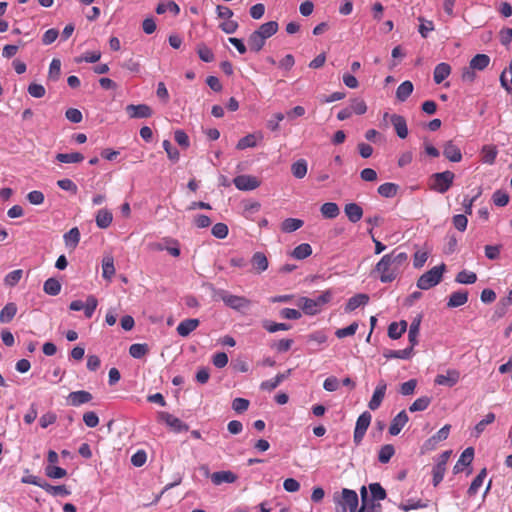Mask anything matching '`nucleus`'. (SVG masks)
<instances>
[{"instance_id": "f257e3e1", "label": "nucleus", "mask_w": 512, "mask_h": 512, "mask_svg": "<svg viewBox=\"0 0 512 512\" xmlns=\"http://www.w3.org/2000/svg\"><path fill=\"white\" fill-rule=\"evenodd\" d=\"M408 254L394 249L382 258L375 265L373 272L378 274L382 283L393 282L408 265Z\"/></svg>"}, {"instance_id": "f03ea898", "label": "nucleus", "mask_w": 512, "mask_h": 512, "mask_svg": "<svg viewBox=\"0 0 512 512\" xmlns=\"http://www.w3.org/2000/svg\"><path fill=\"white\" fill-rule=\"evenodd\" d=\"M279 25L276 21H269L259 26L248 38L251 51L259 52L264 47L266 40L277 33Z\"/></svg>"}, {"instance_id": "7ed1b4c3", "label": "nucleus", "mask_w": 512, "mask_h": 512, "mask_svg": "<svg viewBox=\"0 0 512 512\" xmlns=\"http://www.w3.org/2000/svg\"><path fill=\"white\" fill-rule=\"evenodd\" d=\"M335 512H356L359 499L354 490L343 488L340 492L333 494Z\"/></svg>"}, {"instance_id": "20e7f679", "label": "nucleus", "mask_w": 512, "mask_h": 512, "mask_svg": "<svg viewBox=\"0 0 512 512\" xmlns=\"http://www.w3.org/2000/svg\"><path fill=\"white\" fill-rule=\"evenodd\" d=\"M333 293L331 290H326L321 293L316 299L308 297H301L297 305L303 310L306 315H316L321 311V307L329 303L332 299Z\"/></svg>"}, {"instance_id": "39448f33", "label": "nucleus", "mask_w": 512, "mask_h": 512, "mask_svg": "<svg viewBox=\"0 0 512 512\" xmlns=\"http://www.w3.org/2000/svg\"><path fill=\"white\" fill-rule=\"evenodd\" d=\"M445 267V264L442 263L441 265L434 266L429 271L422 274L417 280V287L421 290H428L439 284L442 280Z\"/></svg>"}, {"instance_id": "423d86ee", "label": "nucleus", "mask_w": 512, "mask_h": 512, "mask_svg": "<svg viewBox=\"0 0 512 512\" xmlns=\"http://www.w3.org/2000/svg\"><path fill=\"white\" fill-rule=\"evenodd\" d=\"M215 296L222 300L226 306L236 311H244L251 306V300L244 296L233 295L226 290H217Z\"/></svg>"}, {"instance_id": "0eeeda50", "label": "nucleus", "mask_w": 512, "mask_h": 512, "mask_svg": "<svg viewBox=\"0 0 512 512\" xmlns=\"http://www.w3.org/2000/svg\"><path fill=\"white\" fill-rule=\"evenodd\" d=\"M454 173L451 171H444L435 173L430 177V189L438 193H446L453 184Z\"/></svg>"}, {"instance_id": "6e6552de", "label": "nucleus", "mask_w": 512, "mask_h": 512, "mask_svg": "<svg viewBox=\"0 0 512 512\" xmlns=\"http://www.w3.org/2000/svg\"><path fill=\"white\" fill-rule=\"evenodd\" d=\"M372 416L368 411H364L356 421L353 440L356 445H359L364 438V435L371 423Z\"/></svg>"}, {"instance_id": "1a4fd4ad", "label": "nucleus", "mask_w": 512, "mask_h": 512, "mask_svg": "<svg viewBox=\"0 0 512 512\" xmlns=\"http://www.w3.org/2000/svg\"><path fill=\"white\" fill-rule=\"evenodd\" d=\"M233 183L237 189L250 191L260 186V181L251 175H239L233 179Z\"/></svg>"}, {"instance_id": "9d476101", "label": "nucleus", "mask_w": 512, "mask_h": 512, "mask_svg": "<svg viewBox=\"0 0 512 512\" xmlns=\"http://www.w3.org/2000/svg\"><path fill=\"white\" fill-rule=\"evenodd\" d=\"M125 110L132 119L149 118L153 114V110L147 104H129L126 106Z\"/></svg>"}, {"instance_id": "9b49d317", "label": "nucleus", "mask_w": 512, "mask_h": 512, "mask_svg": "<svg viewBox=\"0 0 512 512\" xmlns=\"http://www.w3.org/2000/svg\"><path fill=\"white\" fill-rule=\"evenodd\" d=\"M386 389H387L386 382L384 380L379 381V383L377 384V386L373 392V395L368 403V407L371 410H377L380 407V405L385 397Z\"/></svg>"}, {"instance_id": "f8f14e48", "label": "nucleus", "mask_w": 512, "mask_h": 512, "mask_svg": "<svg viewBox=\"0 0 512 512\" xmlns=\"http://www.w3.org/2000/svg\"><path fill=\"white\" fill-rule=\"evenodd\" d=\"M460 380V372L456 369H449L445 374H439L435 378V383L438 385H444L453 387Z\"/></svg>"}, {"instance_id": "ddd939ff", "label": "nucleus", "mask_w": 512, "mask_h": 512, "mask_svg": "<svg viewBox=\"0 0 512 512\" xmlns=\"http://www.w3.org/2000/svg\"><path fill=\"white\" fill-rule=\"evenodd\" d=\"M160 418L175 432L187 431L189 429L187 424L168 412H161Z\"/></svg>"}, {"instance_id": "4468645a", "label": "nucleus", "mask_w": 512, "mask_h": 512, "mask_svg": "<svg viewBox=\"0 0 512 512\" xmlns=\"http://www.w3.org/2000/svg\"><path fill=\"white\" fill-rule=\"evenodd\" d=\"M409 418L405 410L400 411L391 421L389 433L392 436L398 435L404 426L407 424Z\"/></svg>"}, {"instance_id": "2eb2a0df", "label": "nucleus", "mask_w": 512, "mask_h": 512, "mask_svg": "<svg viewBox=\"0 0 512 512\" xmlns=\"http://www.w3.org/2000/svg\"><path fill=\"white\" fill-rule=\"evenodd\" d=\"M390 121L396 131V134L399 138L405 139L408 136V128L406 119L398 114H393L390 116Z\"/></svg>"}, {"instance_id": "dca6fc26", "label": "nucleus", "mask_w": 512, "mask_h": 512, "mask_svg": "<svg viewBox=\"0 0 512 512\" xmlns=\"http://www.w3.org/2000/svg\"><path fill=\"white\" fill-rule=\"evenodd\" d=\"M474 458V449L472 447H467L462 454L460 455L458 461L456 462L453 471L455 474L461 472L464 467L469 466Z\"/></svg>"}, {"instance_id": "f3484780", "label": "nucleus", "mask_w": 512, "mask_h": 512, "mask_svg": "<svg viewBox=\"0 0 512 512\" xmlns=\"http://www.w3.org/2000/svg\"><path fill=\"white\" fill-rule=\"evenodd\" d=\"M92 400V394L88 391L79 390L71 392L68 396V402L74 407H78Z\"/></svg>"}, {"instance_id": "a211bd4d", "label": "nucleus", "mask_w": 512, "mask_h": 512, "mask_svg": "<svg viewBox=\"0 0 512 512\" xmlns=\"http://www.w3.org/2000/svg\"><path fill=\"white\" fill-rule=\"evenodd\" d=\"M199 324L200 321L196 318L185 319L178 324L176 330L180 336L187 337L199 326Z\"/></svg>"}, {"instance_id": "6ab92c4d", "label": "nucleus", "mask_w": 512, "mask_h": 512, "mask_svg": "<svg viewBox=\"0 0 512 512\" xmlns=\"http://www.w3.org/2000/svg\"><path fill=\"white\" fill-rule=\"evenodd\" d=\"M254 271L258 274L266 271L269 266L268 259L263 252H255L251 258Z\"/></svg>"}, {"instance_id": "aec40b11", "label": "nucleus", "mask_w": 512, "mask_h": 512, "mask_svg": "<svg viewBox=\"0 0 512 512\" xmlns=\"http://www.w3.org/2000/svg\"><path fill=\"white\" fill-rule=\"evenodd\" d=\"M443 154L451 162H460L462 160L461 150L452 141L445 143Z\"/></svg>"}, {"instance_id": "412c9836", "label": "nucleus", "mask_w": 512, "mask_h": 512, "mask_svg": "<svg viewBox=\"0 0 512 512\" xmlns=\"http://www.w3.org/2000/svg\"><path fill=\"white\" fill-rule=\"evenodd\" d=\"M262 139L263 135L261 133L248 134L238 141L236 148L238 150L253 148L257 145L258 141H261Z\"/></svg>"}, {"instance_id": "4be33fe9", "label": "nucleus", "mask_w": 512, "mask_h": 512, "mask_svg": "<svg viewBox=\"0 0 512 512\" xmlns=\"http://www.w3.org/2000/svg\"><path fill=\"white\" fill-rule=\"evenodd\" d=\"M344 212L349 221L356 223L361 220L363 216V209L357 203H348L344 207Z\"/></svg>"}, {"instance_id": "5701e85b", "label": "nucleus", "mask_w": 512, "mask_h": 512, "mask_svg": "<svg viewBox=\"0 0 512 512\" xmlns=\"http://www.w3.org/2000/svg\"><path fill=\"white\" fill-rule=\"evenodd\" d=\"M95 221L100 229H106L113 221V214L106 208L100 209L96 214Z\"/></svg>"}, {"instance_id": "b1692460", "label": "nucleus", "mask_w": 512, "mask_h": 512, "mask_svg": "<svg viewBox=\"0 0 512 512\" xmlns=\"http://www.w3.org/2000/svg\"><path fill=\"white\" fill-rule=\"evenodd\" d=\"M369 301V296L367 294L359 293L351 297L345 306L346 312H352L356 310L358 307L366 305Z\"/></svg>"}, {"instance_id": "393cba45", "label": "nucleus", "mask_w": 512, "mask_h": 512, "mask_svg": "<svg viewBox=\"0 0 512 512\" xmlns=\"http://www.w3.org/2000/svg\"><path fill=\"white\" fill-rule=\"evenodd\" d=\"M211 480L215 485L234 483L237 480V475L232 471H219L212 474Z\"/></svg>"}, {"instance_id": "a878e982", "label": "nucleus", "mask_w": 512, "mask_h": 512, "mask_svg": "<svg viewBox=\"0 0 512 512\" xmlns=\"http://www.w3.org/2000/svg\"><path fill=\"white\" fill-rule=\"evenodd\" d=\"M451 73V66L442 62L436 65L433 73V79L436 84L442 83Z\"/></svg>"}, {"instance_id": "bb28decb", "label": "nucleus", "mask_w": 512, "mask_h": 512, "mask_svg": "<svg viewBox=\"0 0 512 512\" xmlns=\"http://www.w3.org/2000/svg\"><path fill=\"white\" fill-rule=\"evenodd\" d=\"M468 301V292L467 291H456L453 292L448 300L447 306L450 308L460 307L466 304Z\"/></svg>"}, {"instance_id": "cd10ccee", "label": "nucleus", "mask_w": 512, "mask_h": 512, "mask_svg": "<svg viewBox=\"0 0 512 512\" xmlns=\"http://www.w3.org/2000/svg\"><path fill=\"white\" fill-rule=\"evenodd\" d=\"M322 216L326 219H334L340 214L339 206L334 202H326L320 207Z\"/></svg>"}, {"instance_id": "c85d7f7f", "label": "nucleus", "mask_w": 512, "mask_h": 512, "mask_svg": "<svg viewBox=\"0 0 512 512\" xmlns=\"http://www.w3.org/2000/svg\"><path fill=\"white\" fill-rule=\"evenodd\" d=\"M17 313V306L15 303H7L0 311V323H9Z\"/></svg>"}, {"instance_id": "c756f323", "label": "nucleus", "mask_w": 512, "mask_h": 512, "mask_svg": "<svg viewBox=\"0 0 512 512\" xmlns=\"http://www.w3.org/2000/svg\"><path fill=\"white\" fill-rule=\"evenodd\" d=\"M308 171V163L305 159H299L291 165L292 175L297 179H302Z\"/></svg>"}, {"instance_id": "7c9ffc66", "label": "nucleus", "mask_w": 512, "mask_h": 512, "mask_svg": "<svg viewBox=\"0 0 512 512\" xmlns=\"http://www.w3.org/2000/svg\"><path fill=\"white\" fill-rule=\"evenodd\" d=\"M498 151L494 145H485L481 150V160L486 164H493L497 157Z\"/></svg>"}, {"instance_id": "2f4dec72", "label": "nucleus", "mask_w": 512, "mask_h": 512, "mask_svg": "<svg viewBox=\"0 0 512 512\" xmlns=\"http://www.w3.org/2000/svg\"><path fill=\"white\" fill-rule=\"evenodd\" d=\"M63 238L67 247L75 249L80 241V231L77 227H74L65 233Z\"/></svg>"}, {"instance_id": "473e14b6", "label": "nucleus", "mask_w": 512, "mask_h": 512, "mask_svg": "<svg viewBox=\"0 0 512 512\" xmlns=\"http://www.w3.org/2000/svg\"><path fill=\"white\" fill-rule=\"evenodd\" d=\"M407 329V322L402 320L399 323L393 322L388 327V336L391 339H399Z\"/></svg>"}, {"instance_id": "72a5a7b5", "label": "nucleus", "mask_w": 512, "mask_h": 512, "mask_svg": "<svg viewBox=\"0 0 512 512\" xmlns=\"http://www.w3.org/2000/svg\"><path fill=\"white\" fill-rule=\"evenodd\" d=\"M115 274L114 259L107 255L102 260V276L107 280H111Z\"/></svg>"}, {"instance_id": "f704fd0d", "label": "nucleus", "mask_w": 512, "mask_h": 512, "mask_svg": "<svg viewBox=\"0 0 512 512\" xmlns=\"http://www.w3.org/2000/svg\"><path fill=\"white\" fill-rule=\"evenodd\" d=\"M413 88L414 87L411 81L406 80L402 82L396 90L397 99L401 102L407 100V98L412 94Z\"/></svg>"}, {"instance_id": "c9c22d12", "label": "nucleus", "mask_w": 512, "mask_h": 512, "mask_svg": "<svg viewBox=\"0 0 512 512\" xmlns=\"http://www.w3.org/2000/svg\"><path fill=\"white\" fill-rule=\"evenodd\" d=\"M490 63V57L486 54H477L469 62L472 68L478 71H483L488 67Z\"/></svg>"}, {"instance_id": "e433bc0d", "label": "nucleus", "mask_w": 512, "mask_h": 512, "mask_svg": "<svg viewBox=\"0 0 512 512\" xmlns=\"http://www.w3.org/2000/svg\"><path fill=\"white\" fill-rule=\"evenodd\" d=\"M486 475H487V470H486V468H483L479 472V474L473 479L472 483L470 484L468 491H467L469 496H474L477 494L479 488L483 484V481H484Z\"/></svg>"}, {"instance_id": "4c0bfd02", "label": "nucleus", "mask_w": 512, "mask_h": 512, "mask_svg": "<svg viewBox=\"0 0 512 512\" xmlns=\"http://www.w3.org/2000/svg\"><path fill=\"white\" fill-rule=\"evenodd\" d=\"M56 160L61 163H80L84 160V156L79 152L58 153L56 155Z\"/></svg>"}, {"instance_id": "58836bf2", "label": "nucleus", "mask_w": 512, "mask_h": 512, "mask_svg": "<svg viewBox=\"0 0 512 512\" xmlns=\"http://www.w3.org/2000/svg\"><path fill=\"white\" fill-rule=\"evenodd\" d=\"M399 190V186L395 183L387 182L384 184H381L378 187V193L385 198H393L396 196L397 192Z\"/></svg>"}, {"instance_id": "ea45409f", "label": "nucleus", "mask_w": 512, "mask_h": 512, "mask_svg": "<svg viewBox=\"0 0 512 512\" xmlns=\"http://www.w3.org/2000/svg\"><path fill=\"white\" fill-rule=\"evenodd\" d=\"M304 222L297 218H287L281 223V230L285 233H291L303 226Z\"/></svg>"}, {"instance_id": "a19ab883", "label": "nucleus", "mask_w": 512, "mask_h": 512, "mask_svg": "<svg viewBox=\"0 0 512 512\" xmlns=\"http://www.w3.org/2000/svg\"><path fill=\"white\" fill-rule=\"evenodd\" d=\"M420 322H421L420 317L415 318L409 327L408 339L410 342V347H412V348H414V346L417 345V343H418L417 338L419 335Z\"/></svg>"}, {"instance_id": "79ce46f5", "label": "nucleus", "mask_w": 512, "mask_h": 512, "mask_svg": "<svg viewBox=\"0 0 512 512\" xmlns=\"http://www.w3.org/2000/svg\"><path fill=\"white\" fill-rule=\"evenodd\" d=\"M46 294L56 296L61 291V283L55 278H48L43 285Z\"/></svg>"}, {"instance_id": "37998d69", "label": "nucleus", "mask_w": 512, "mask_h": 512, "mask_svg": "<svg viewBox=\"0 0 512 512\" xmlns=\"http://www.w3.org/2000/svg\"><path fill=\"white\" fill-rule=\"evenodd\" d=\"M312 254V247L308 243H302L294 248L291 255L295 259L303 260Z\"/></svg>"}, {"instance_id": "c03bdc74", "label": "nucleus", "mask_w": 512, "mask_h": 512, "mask_svg": "<svg viewBox=\"0 0 512 512\" xmlns=\"http://www.w3.org/2000/svg\"><path fill=\"white\" fill-rule=\"evenodd\" d=\"M430 404H431V397H429V396H422V397L417 398L409 406V411L410 412L424 411V410H426L429 407Z\"/></svg>"}, {"instance_id": "a18cd8bd", "label": "nucleus", "mask_w": 512, "mask_h": 512, "mask_svg": "<svg viewBox=\"0 0 512 512\" xmlns=\"http://www.w3.org/2000/svg\"><path fill=\"white\" fill-rule=\"evenodd\" d=\"M149 352V347L146 343H135L129 347V354L136 359L144 357Z\"/></svg>"}, {"instance_id": "49530a36", "label": "nucleus", "mask_w": 512, "mask_h": 512, "mask_svg": "<svg viewBox=\"0 0 512 512\" xmlns=\"http://www.w3.org/2000/svg\"><path fill=\"white\" fill-rule=\"evenodd\" d=\"M395 454L394 446L391 444L383 445L378 453V460L380 463H388Z\"/></svg>"}, {"instance_id": "de8ad7c7", "label": "nucleus", "mask_w": 512, "mask_h": 512, "mask_svg": "<svg viewBox=\"0 0 512 512\" xmlns=\"http://www.w3.org/2000/svg\"><path fill=\"white\" fill-rule=\"evenodd\" d=\"M43 489L49 493L50 495L57 496L63 495L67 496L70 494V491L67 489L65 485L53 486L47 482H43Z\"/></svg>"}, {"instance_id": "09e8293b", "label": "nucleus", "mask_w": 512, "mask_h": 512, "mask_svg": "<svg viewBox=\"0 0 512 512\" xmlns=\"http://www.w3.org/2000/svg\"><path fill=\"white\" fill-rule=\"evenodd\" d=\"M455 281L460 284H473L477 281V275L472 271L462 270L457 274Z\"/></svg>"}, {"instance_id": "8fccbe9b", "label": "nucleus", "mask_w": 512, "mask_h": 512, "mask_svg": "<svg viewBox=\"0 0 512 512\" xmlns=\"http://www.w3.org/2000/svg\"><path fill=\"white\" fill-rule=\"evenodd\" d=\"M22 276H23V270L22 269L13 270V271L9 272L5 276L4 283L8 287H14L22 279Z\"/></svg>"}, {"instance_id": "3c124183", "label": "nucleus", "mask_w": 512, "mask_h": 512, "mask_svg": "<svg viewBox=\"0 0 512 512\" xmlns=\"http://www.w3.org/2000/svg\"><path fill=\"white\" fill-rule=\"evenodd\" d=\"M263 328L268 331L269 333H275L277 331L283 330H289L291 326L286 323H276L269 320H265L262 322Z\"/></svg>"}, {"instance_id": "603ef678", "label": "nucleus", "mask_w": 512, "mask_h": 512, "mask_svg": "<svg viewBox=\"0 0 512 512\" xmlns=\"http://www.w3.org/2000/svg\"><path fill=\"white\" fill-rule=\"evenodd\" d=\"M495 421V414L489 412L485 415V417L479 421L475 426V436L479 437L481 433L485 430L486 426L493 423Z\"/></svg>"}, {"instance_id": "864d4df0", "label": "nucleus", "mask_w": 512, "mask_h": 512, "mask_svg": "<svg viewBox=\"0 0 512 512\" xmlns=\"http://www.w3.org/2000/svg\"><path fill=\"white\" fill-rule=\"evenodd\" d=\"M412 347H408L402 350H390L385 353L386 358H398V359H409L413 353Z\"/></svg>"}, {"instance_id": "5fc2aeb1", "label": "nucleus", "mask_w": 512, "mask_h": 512, "mask_svg": "<svg viewBox=\"0 0 512 512\" xmlns=\"http://www.w3.org/2000/svg\"><path fill=\"white\" fill-rule=\"evenodd\" d=\"M60 74H61V61L57 58H54L51 61L50 66H49L48 78L53 81H56L59 79Z\"/></svg>"}, {"instance_id": "6e6d98bb", "label": "nucleus", "mask_w": 512, "mask_h": 512, "mask_svg": "<svg viewBox=\"0 0 512 512\" xmlns=\"http://www.w3.org/2000/svg\"><path fill=\"white\" fill-rule=\"evenodd\" d=\"M162 145L165 152L167 153L168 158L174 163L178 162L180 158L178 149L175 148L169 140H164Z\"/></svg>"}, {"instance_id": "4d7b16f0", "label": "nucleus", "mask_w": 512, "mask_h": 512, "mask_svg": "<svg viewBox=\"0 0 512 512\" xmlns=\"http://www.w3.org/2000/svg\"><path fill=\"white\" fill-rule=\"evenodd\" d=\"M167 10L177 15L180 12L179 6L174 1H169L167 3H159L156 7L157 14H164Z\"/></svg>"}, {"instance_id": "13d9d810", "label": "nucleus", "mask_w": 512, "mask_h": 512, "mask_svg": "<svg viewBox=\"0 0 512 512\" xmlns=\"http://www.w3.org/2000/svg\"><path fill=\"white\" fill-rule=\"evenodd\" d=\"M426 507H427V503H424L421 500H413V499H409V500H407L406 503H401L399 505V508L404 512H408L410 510L426 508Z\"/></svg>"}, {"instance_id": "bf43d9fd", "label": "nucleus", "mask_w": 512, "mask_h": 512, "mask_svg": "<svg viewBox=\"0 0 512 512\" xmlns=\"http://www.w3.org/2000/svg\"><path fill=\"white\" fill-rule=\"evenodd\" d=\"M46 475L52 479H60L67 475V471L61 467L49 465L45 468Z\"/></svg>"}, {"instance_id": "052dcab7", "label": "nucleus", "mask_w": 512, "mask_h": 512, "mask_svg": "<svg viewBox=\"0 0 512 512\" xmlns=\"http://www.w3.org/2000/svg\"><path fill=\"white\" fill-rule=\"evenodd\" d=\"M98 306V300L94 295H89L85 302L84 314L86 318H91Z\"/></svg>"}, {"instance_id": "680f3d73", "label": "nucleus", "mask_w": 512, "mask_h": 512, "mask_svg": "<svg viewBox=\"0 0 512 512\" xmlns=\"http://www.w3.org/2000/svg\"><path fill=\"white\" fill-rule=\"evenodd\" d=\"M358 329V323L353 322L349 326L337 329L335 332V335L337 338L342 339L348 336H352L356 333Z\"/></svg>"}, {"instance_id": "e2e57ef3", "label": "nucleus", "mask_w": 512, "mask_h": 512, "mask_svg": "<svg viewBox=\"0 0 512 512\" xmlns=\"http://www.w3.org/2000/svg\"><path fill=\"white\" fill-rule=\"evenodd\" d=\"M416 387H417V380L410 379L407 382H404L400 385L399 392L403 396H410V395L414 394Z\"/></svg>"}, {"instance_id": "0e129e2a", "label": "nucleus", "mask_w": 512, "mask_h": 512, "mask_svg": "<svg viewBox=\"0 0 512 512\" xmlns=\"http://www.w3.org/2000/svg\"><path fill=\"white\" fill-rule=\"evenodd\" d=\"M28 94L34 98H42L46 94V89L38 83H31L27 88Z\"/></svg>"}, {"instance_id": "69168bd1", "label": "nucleus", "mask_w": 512, "mask_h": 512, "mask_svg": "<svg viewBox=\"0 0 512 512\" xmlns=\"http://www.w3.org/2000/svg\"><path fill=\"white\" fill-rule=\"evenodd\" d=\"M199 58L204 62H212L214 60V54L212 50L206 45H199L197 49Z\"/></svg>"}, {"instance_id": "338daca9", "label": "nucleus", "mask_w": 512, "mask_h": 512, "mask_svg": "<svg viewBox=\"0 0 512 512\" xmlns=\"http://www.w3.org/2000/svg\"><path fill=\"white\" fill-rule=\"evenodd\" d=\"M212 235L218 239H224L227 237L229 229L225 223H216L212 227Z\"/></svg>"}, {"instance_id": "774afa93", "label": "nucleus", "mask_w": 512, "mask_h": 512, "mask_svg": "<svg viewBox=\"0 0 512 512\" xmlns=\"http://www.w3.org/2000/svg\"><path fill=\"white\" fill-rule=\"evenodd\" d=\"M492 200L496 206L503 207L508 204L509 196L507 193L497 190L493 193Z\"/></svg>"}]
</instances>
